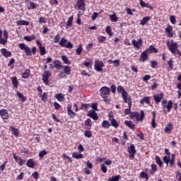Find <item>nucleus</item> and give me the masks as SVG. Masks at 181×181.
Segmentation results:
<instances>
[{
	"instance_id": "obj_55",
	"label": "nucleus",
	"mask_w": 181,
	"mask_h": 181,
	"mask_svg": "<svg viewBox=\"0 0 181 181\" xmlns=\"http://www.w3.org/2000/svg\"><path fill=\"white\" fill-rule=\"evenodd\" d=\"M47 93H44L42 97V101H43V103H47Z\"/></svg>"
},
{
	"instance_id": "obj_50",
	"label": "nucleus",
	"mask_w": 181,
	"mask_h": 181,
	"mask_svg": "<svg viewBox=\"0 0 181 181\" xmlns=\"http://www.w3.org/2000/svg\"><path fill=\"white\" fill-rule=\"evenodd\" d=\"M172 129H173V128L172 127V124H168V126H166V127L165 128V132L166 134H168V132H170V131H172Z\"/></svg>"
},
{
	"instance_id": "obj_31",
	"label": "nucleus",
	"mask_w": 181,
	"mask_h": 181,
	"mask_svg": "<svg viewBox=\"0 0 181 181\" xmlns=\"http://www.w3.org/2000/svg\"><path fill=\"white\" fill-rule=\"evenodd\" d=\"M30 76V70L26 69L25 72L23 73L22 77L23 78H28Z\"/></svg>"
},
{
	"instance_id": "obj_58",
	"label": "nucleus",
	"mask_w": 181,
	"mask_h": 181,
	"mask_svg": "<svg viewBox=\"0 0 181 181\" xmlns=\"http://www.w3.org/2000/svg\"><path fill=\"white\" fill-rule=\"evenodd\" d=\"M175 154H172V158L171 160H170V166H173V165H175Z\"/></svg>"
},
{
	"instance_id": "obj_21",
	"label": "nucleus",
	"mask_w": 181,
	"mask_h": 181,
	"mask_svg": "<svg viewBox=\"0 0 181 181\" xmlns=\"http://www.w3.org/2000/svg\"><path fill=\"white\" fill-rule=\"evenodd\" d=\"M132 43L133 46H142L143 40L141 38H139L137 40H133Z\"/></svg>"
},
{
	"instance_id": "obj_48",
	"label": "nucleus",
	"mask_w": 181,
	"mask_h": 181,
	"mask_svg": "<svg viewBox=\"0 0 181 181\" xmlns=\"http://www.w3.org/2000/svg\"><path fill=\"white\" fill-rule=\"evenodd\" d=\"M156 162L160 166H162V165H163V163H162V160H160V158L158 156H156Z\"/></svg>"
},
{
	"instance_id": "obj_49",
	"label": "nucleus",
	"mask_w": 181,
	"mask_h": 181,
	"mask_svg": "<svg viewBox=\"0 0 181 181\" xmlns=\"http://www.w3.org/2000/svg\"><path fill=\"white\" fill-rule=\"evenodd\" d=\"M45 155H47V151L42 150L39 153L38 156L39 158H43Z\"/></svg>"
},
{
	"instance_id": "obj_8",
	"label": "nucleus",
	"mask_w": 181,
	"mask_h": 181,
	"mask_svg": "<svg viewBox=\"0 0 181 181\" xmlns=\"http://www.w3.org/2000/svg\"><path fill=\"white\" fill-rule=\"evenodd\" d=\"M59 46H73V44L70 41H68L66 37H63L59 41Z\"/></svg>"
},
{
	"instance_id": "obj_42",
	"label": "nucleus",
	"mask_w": 181,
	"mask_h": 181,
	"mask_svg": "<svg viewBox=\"0 0 181 181\" xmlns=\"http://www.w3.org/2000/svg\"><path fill=\"white\" fill-rule=\"evenodd\" d=\"M110 122L107 121V120H104L102 123V127L103 128H110Z\"/></svg>"
},
{
	"instance_id": "obj_29",
	"label": "nucleus",
	"mask_w": 181,
	"mask_h": 181,
	"mask_svg": "<svg viewBox=\"0 0 181 181\" xmlns=\"http://www.w3.org/2000/svg\"><path fill=\"white\" fill-rule=\"evenodd\" d=\"M124 124L127 125V127H128L129 128H130V129H134L135 128V125H134L132 124V121H128V120H126L124 122Z\"/></svg>"
},
{
	"instance_id": "obj_23",
	"label": "nucleus",
	"mask_w": 181,
	"mask_h": 181,
	"mask_svg": "<svg viewBox=\"0 0 181 181\" xmlns=\"http://www.w3.org/2000/svg\"><path fill=\"white\" fill-rule=\"evenodd\" d=\"M67 111H68V115H69L71 118H74L76 117V112L71 110V106H69L67 107Z\"/></svg>"
},
{
	"instance_id": "obj_54",
	"label": "nucleus",
	"mask_w": 181,
	"mask_h": 181,
	"mask_svg": "<svg viewBox=\"0 0 181 181\" xmlns=\"http://www.w3.org/2000/svg\"><path fill=\"white\" fill-rule=\"evenodd\" d=\"M170 22L173 25H175V23H176V17L175 16H170Z\"/></svg>"
},
{
	"instance_id": "obj_52",
	"label": "nucleus",
	"mask_w": 181,
	"mask_h": 181,
	"mask_svg": "<svg viewBox=\"0 0 181 181\" xmlns=\"http://www.w3.org/2000/svg\"><path fill=\"white\" fill-rule=\"evenodd\" d=\"M102 12H103V11H100V13L94 12L92 16V21H95V19H97V18H98V15H100V13H101Z\"/></svg>"
},
{
	"instance_id": "obj_27",
	"label": "nucleus",
	"mask_w": 181,
	"mask_h": 181,
	"mask_svg": "<svg viewBox=\"0 0 181 181\" xmlns=\"http://www.w3.org/2000/svg\"><path fill=\"white\" fill-rule=\"evenodd\" d=\"M109 18L111 22H118V17H117V14L115 13H113L112 15H110Z\"/></svg>"
},
{
	"instance_id": "obj_11",
	"label": "nucleus",
	"mask_w": 181,
	"mask_h": 181,
	"mask_svg": "<svg viewBox=\"0 0 181 181\" xmlns=\"http://www.w3.org/2000/svg\"><path fill=\"white\" fill-rule=\"evenodd\" d=\"M87 115L90 117V118H93L95 121L98 119V115L93 110L88 111Z\"/></svg>"
},
{
	"instance_id": "obj_46",
	"label": "nucleus",
	"mask_w": 181,
	"mask_h": 181,
	"mask_svg": "<svg viewBox=\"0 0 181 181\" xmlns=\"http://www.w3.org/2000/svg\"><path fill=\"white\" fill-rule=\"evenodd\" d=\"M110 121H111L112 125L115 128H118L119 124H118V122H117V120H115V119H112Z\"/></svg>"
},
{
	"instance_id": "obj_22",
	"label": "nucleus",
	"mask_w": 181,
	"mask_h": 181,
	"mask_svg": "<svg viewBox=\"0 0 181 181\" xmlns=\"http://www.w3.org/2000/svg\"><path fill=\"white\" fill-rule=\"evenodd\" d=\"M85 127H86L87 129H91V127H93L91 119H88L85 121Z\"/></svg>"
},
{
	"instance_id": "obj_36",
	"label": "nucleus",
	"mask_w": 181,
	"mask_h": 181,
	"mask_svg": "<svg viewBox=\"0 0 181 181\" xmlns=\"http://www.w3.org/2000/svg\"><path fill=\"white\" fill-rule=\"evenodd\" d=\"M60 33H57L56 36L54 37V43H60L61 39Z\"/></svg>"
},
{
	"instance_id": "obj_4",
	"label": "nucleus",
	"mask_w": 181,
	"mask_h": 181,
	"mask_svg": "<svg viewBox=\"0 0 181 181\" xmlns=\"http://www.w3.org/2000/svg\"><path fill=\"white\" fill-rule=\"evenodd\" d=\"M52 76V74H50L48 71H45L42 74V81L43 83H45V84H46V86H47V84H49V77H50Z\"/></svg>"
},
{
	"instance_id": "obj_32",
	"label": "nucleus",
	"mask_w": 181,
	"mask_h": 181,
	"mask_svg": "<svg viewBox=\"0 0 181 181\" xmlns=\"http://www.w3.org/2000/svg\"><path fill=\"white\" fill-rule=\"evenodd\" d=\"M26 165L28 168H33V166H35V161L33 159H29L27 161Z\"/></svg>"
},
{
	"instance_id": "obj_39",
	"label": "nucleus",
	"mask_w": 181,
	"mask_h": 181,
	"mask_svg": "<svg viewBox=\"0 0 181 181\" xmlns=\"http://www.w3.org/2000/svg\"><path fill=\"white\" fill-rule=\"evenodd\" d=\"M56 98L58 100V101H64V96L62 93L57 94Z\"/></svg>"
},
{
	"instance_id": "obj_7",
	"label": "nucleus",
	"mask_w": 181,
	"mask_h": 181,
	"mask_svg": "<svg viewBox=\"0 0 181 181\" xmlns=\"http://www.w3.org/2000/svg\"><path fill=\"white\" fill-rule=\"evenodd\" d=\"M100 91L101 97H105V95H109L110 93H111L110 88L107 86L101 88Z\"/></svg>"
},
{
	"instance_id": "obj_38",
	"label": "nucleus",
	"mask_w": 181,
	"mask_h": 181,
	"mask_svg": "<svg viewBox=\"0 0 181 181\" xmlns=\"http://www.w3.org/2000/svg\"><path fill=\"white\" fill-rule=\"evenodd\" d=\"M47 22V20L46 18H45L43 16H40L39 18L38 23H40V25H42V23H46Z\"/></svg>"
},
{
	"instance_id": "obj_12",
	"label": "nucleus",
	"mask_w": 181,
	"mask_h": 181,
	"mask_svg": "<svg viewBox=\"0 0 181 181\" xmlns=\"http://www.w3.org/2000/svg\"><path fill=\"white\" fill-rule=\"evenodd\" d=\"M13 157L15 159V160L17 162V163L20 165V166L25 165V162H26V160H23L22 158L17 156L16 154H13Z\"/></svg>"
},
{
	"instance_id": "obj_1",
	"label": "nucleus",
	"mask_w": 181,
	"mask_h": 181,
	"mask_svg": "<svg viewBox=\"0 0 181 181\" xmlns=\"http://www.w3.org/2000/svg\"><path fill=\"white\" fill-rule=\"evenodd\" d=\"M146 52H148V53H158V51L156 48L150 47V48L147 51H144V52H142L140 56V60L143 62V63H145V61L148 60V54L146 53Z\"/></svg>"
},
{
	"instance_id": "obj_34",
	"label": "nucleus",
	"mask_w": 181,
	"mask_h": 181,
	"mask_svg": "<svg viewBox=\"0 0 181 181\" xmlns=\"http://www.w3.org/2000/svg\"><path fill=\"white\" fill-rule=\"evenodd\" d=\"M62 69H64V73L68 75L71 74V70L70 69V66H63Z\"/></svg>"
},
{
	"instance_id": "obj_6",
	"label": "nucleus",
	"mask_w": 181,
	"mask_h": 181,
	"mask_svg": "<svg viewBox=\"0 0 181 181\" xmlns=\"http://www.w3.org/2000/svg\"><path fill=\"white\" fill-rule=\"evenodd\" d=\"M26 4H27V9L28 11H33V9H36L37 8V6L35 2L31 1L30 0H26Z\"/></svg>"
},
{
	"instance_id": "obj_40",
	"label": "nucleus",
	"mask_w": 181,
	"mask_h": 181,
	"mask_svg": "<svg viewBox=\"0 0 181 181\" xmlns=\"http://www.w3.org/2000/svg\"><path fill=\"white\" fill-rule=\"evenodd\" d=\"M61 59L65 64H70V61H69V58L66 56L62 55Z\"/></svg>"
},
{
	"instance_id": "obj_44",
	"label": "nucleus",
	"mask_w": 181,
	"mask_h": 181,
	"mask_svg": "<svg viewBox=\"0 0 181 181\" xmlns=\"http://www.w3.org/2000/svg\"><path fill=\"white\" fill-rule=\"evenodd\" d=\"M173 103L172 102V100H169L168 105H165V107L168 109V112H170V109L173 107Z\"/></svg>"
},
{
	"instance_id": "obj_25",
	"label": "nucleus",
	"mask_w": 181,
	"mask_h": 181,
	"mask_svg": "<svg viewBox=\"0 0 181 181\" xmlns=\"http://www.w3.org/2000/svg\"><path fill=\"white\" fill-rule=\"evenodd\" d=\"M11 82H12V84L13 85V87H15L16 88H18V86H19V81H18V78H16V76L11 78Z\"/></svg>"
},
{
	"instance_id": "obj_43",
	"label": "nucleus",
	"mask_w": 181,
	"mask_h": 181,
	"mask_svg": "<svg viewBox=\"0 0 181 181\" xmlns=\"http://www.w3.org/2000/svg\"><path fill=\"white\" fill-rule=\"evenodd\" d=\"M119 179H121V175H116L110 178L109 181H119Z\"/></svg>"
},
{
	"instance_id": "obj_9",
	"label": "nucleus",
	"mask_w": 181,
	"mask_h": 181,
	"mask_svg": "<svg viewBox=\"0 0 181 181\" xmlns=\"http://www.w3.org/2000/svg\"><path fill=\"white\" fill-rule=\"evenodd\" d=\"M165 33L167 35V37H173V28L172 25H168V27L165 28Z\"/></svg>"
},
{
	"instance_id": "obj_62",
	"label": "nucleus",
	"mask_w": 181,
	"mask_h": 181,
	"mask_svg": "<svg viewBox=\"0 0 181 181\" xmlns=\"http://www.w3.org/2000/svg\"><path fill=\"white\" fill-rule=\"evenodd\" d=\"M85 136H86V138H91V132L86 130L84 133Z\"/></svg>"
},
{
	"instance_id": "obj_60",
	"label": "nucleus",
	"mask_w": 181,
	"mask_h": 181,
	"mask_svg": "<svg viewBox=\"0 0 181 181\" xmlns=\"http://www.w3.org/2000/svg\"><path fill=\"white\" fill-rule=\"evenodd\" d=\"M101 170L103 173H107V166H105V164L101 165Z\"/></svg>"
},
{
	"instance_id": "obj_51",
	"label": "nucleus",
	"mask_w": 181,
	"mask_h": 181,
	"mask_svg": "<svg viewBox=\"0 0 181 181\" xmlns=\"http://www.w3.org/2000/svg\"><path fill=\"white\" fill-rule=\"evenodd\" d=\"M40 50L41 56H45V54H46V49H45V47L40 46Z\"/></svg>"
},
{
	"instance_id": "obj_45",
	"label": "nucleus",
	"mask_w": 181,
	"mask_h": 181,
	"mask_svg": "<svg viewBox=\"0 0 181 181\" xmlns=\"http://www.w3.org/2000/svg\"><path fill=\"white\" fill-rule=\"evenodd\" d=\"M163 160L166 163L167 166L169 165V162H170V156H165L163 157Z\"/></svg>"
},
{
	"instance_id": "obj_35",
	"label": "nucleus",
	"mask_w": 181,
	"mask_h": 181,
	"mask_svg": "<svg viewBox=\"0 0 181 181\" xmlns=\"http://www.w3.org/2000/svg\"><path fill=\"white\" fill-rule=\"evenodd\" d=\"M123 100L126 104H128L129 107H132V100H131V98H126Z\"/></svg>"
},
{
	"instance_id": "obj_53",
	"label": "nucleus",
	"mask_w": 181,
	"mask_h": 181,
	"mask_svg": "<svg viewBox=\"0 0 181 181\" xmlns=\"http://www.w3.org/2000/svg\"><path fill=\"white\" fill-rule=\"evenodd\" d=\"M168 64L169 66V67L168 68V71H171L173 70V62H172V60H170L168 62Z\"/></svg>"
},
{
	"instance_id": "obj_56",
	"label": "nucleus",
	"mask_w": 181,
	"mask_h": 181,
	"mask_svg": "<svg viewBox=\"0 0 181 181\" xmlns=\"http://www.w3.org/2000/svg\"><path fill=\"white\" fill-rule=\"evenodd\" d=\"M106 39L107 37H105V36H100L99 37H98V41L99 42V43H103V42H105Z\"/></svg>"
},
{
	"instance_id": "obj_16",
	"label": "nucleus",
	"mask_w": 181,
	"mask_h": 181,
	"mask_svg": "<svg viewBox=\"0 0 181 181\" xmlns=\"http://www.w3.org/2000/svg\"><path fill=\"white\" fill-rule=\"evenodd\" d=\"M16 23L18 26H29L30 24L29 21L25 20H18Z\"/></svg>"
},
{
	"instance_id": "obj_13",
	"label": "nucleus",
	"mask_w": 181,
	"mask_h": 181,
	"mask_svg": "<svg viewBox=\"0 0 181 181\" xmlns=\"http://www.w3.org/2000/svg\"><path fill=\"white\" fill-rule=\"evenodd\" d=\"M73 21H74V16H71L68 18V21L66 23V29H69V28L73 27Z\"/></svg>"
},
{
	"instance_id": "obj_33",
	"label": "nucleus",
	"mask_w": 181,
	"mask_h": 181,
	"mask_svg": "<svg viewBox=\"0 0 181 181\" xmlns=\"http://www.w3.org/2000/svg\"><path fill=\"white\" fill-rule=\"evenodd\" d=\"M54 67L55 69H63V66H62V64H60V62H59V61H54Z\"/></svg>"
},
{
	"instance_id": "obj_5",
	"label": "nucleus",
	"mask_w": 181,
	"mask_h": 181,
	"mask_svg": "<svg viewBox=\"0 0 181 181\" xmlns=\"http://www.w3.org/2000/svg\"><path fill=\"white\" fill-rule=\"evenodd\" d=\"M103 67H104V63L102 61H95V70L96 71H103Z\"/></svg>"
},
{
	"instance_id": "obj_10",
	"label": "nucleus",
	"mask_w": 181,
	"mask_h": 181,
	"mask_svg": "<svg viewBox=\"0 0 181 181\" xmlns=\"http://www.w3.org/2000/svg\"><path fill=\"white\" fill-rule=\"evenodd\" d=\"M168 49L170 52L173 53V54H177L178 56H181V52L179 51L177 46H170L168 47Z\"/></svg>"
},
{
	"instance_id": "obj_59",
	"label": "nucleus",
	"mask_w": 181,
	"mask_h": 181,
	"mask_svg": "<svg viewBox=\"0 0 181 181\" xmlns=\"http://www.w3.org/2000/svg\"><path fill=\"white\" fill-rule=\"evenodd\" d=\"M17 96L18 97V98H22L23 102L26 100L25 97H23V94L21 93V92H17Z\"/></svg>"
},
{
	"instance_id": "obj_18",
	"label": "nucleus",
	"mask_w": 181,
	"mask_h": 181,
	"mask_svg": "<svg viewBox=\"0 0 181 181\" xmlns=\"http://www.w3.org/2000/svg\"><path fill=\"white\" fill-rule=\"evenodd\" d=\"M20 49L21 50H24V52L26 54V56H30V54H32V52L30 51V48L26 46H20Z\"/></svg>"
},
{
	"instance_id": "obj_37",
	"label": "nucleus",
	"mask_w": 181,
	"mask_h": 181,
	"mask_svg": "<svg viewBox=\"0 0 181 181\" xmlns=\"http://www.w3.org/2000/svg\"><path fill=\"white\" fill-rule=\"evenodd\" d=\"M145 103L146 104H149L151 103V99H149L148 97H144L141 101L140 104H144Z\"/></svg>"
},
{
	"instance_id": "obj_41",
	"label": "nucleus",
	"mask_w": 181,
	"mask_h": 181,
	"mask_svg": "<svg viewBox=\"0 0 181 181\" xmlns=\"http://www.w3.org/2000/svg\"><path fill=\"white\" fill-rule=\"evenodd\" d=\"M140 177H141V179H146V180H149V177L148 176V174L145 172H141L140 173Z\"/></svg>"
},
{
	"instance_id": "obj_24",
	"label": "nucleus",
	"mask_w": 181,
	"mask_h": 181,
	"mask_svg": "<svg viewBox=\"0 0 181 181\" xmlns=\"http://www.w3.org/2000/svg\"><path fill=\"white\" fill-rule=\"evenodd\" d=\"M105 32L110 37H112V36H114V33H112V28H111V26L107 25L105 28Z\"/></svg>"
},
{
	"instance_id": "obj_28",
	"label": "nucleus",
	"mask_w": 181,
	"mask_h": 181,
	"mask_svg": "<svg viewBox=\"0 0 181 181\" xmlns=\"http://www.w3.org/2000/svg\"><path fill=\"white\" fill-rule=\"evenodd\" d=\"M127 151L130 153H136V150L135 149V146L134 144H131L130 147L127 148Z\"/></svg>"
},
{
	"instance_id": "obj_57",
	"label": "nucleus",
	"mask_w": 181,
	"mask_h": 181,
	"mask_svg": "<svg viewBox=\"0 0 181 181\" xmlns=\"http://www.w3.org/2000/svg\"><path fill=\"white\" fill-rule=\"evenodd\" d=\"M2 35H4V37L6 38V39H8L9 37V35L8 33V30H4V31L2 30Z\"/></svg>"
},
{
	"instance_id": "obj_15",
	"label": "nucleus",
	"mask_w": 181,
	"mask_h": 181,
	"mask_svg": "<svg viewBox=\"0 0 181 181\" xmlns=\"http://www.w3.org/2000/svg\"><path fill=\"white\" fill-rule=\"evenodd\" d=\"M0 115L3 119H8L9 118V115H8V110L5 109H2L0 110Z\"/></svg>"
},
{
	"instance_id": "obj_20",
	"label": "nucleus",
	"mask_w": 181,
	"mask_h": 181,
	"mask_svg": "<svg viewBox=\"0 0 181 181\" xmlns=\"http://www.w3.org/2000/svg\"><path fill=\"white\" fill-rule=\"evenodd\" d=\"M2 33L3 31L1 29H0V45H6L8 43V39L7 38H2Z\"/></svg>"
},
{
	"instance_id": "obj_30",
	"label": "nucleus",
	"mask_w": 181,
	"mask_h": 181,
	"mask_svg": "<svg viewBox=\"0 0 181 181\" xmlns=\"http://www.w3.org/2000/svg\"><path fill=\"white\" fill-rule=\"evenodd\" d=\"M72 157H74L75 159H83V154L75 152L73 153Z\"/></svg>"
},
{
	"instance_id": "obj_17",
	"label": "nucleus",
	"mask_w": 181,
	"mask_h": 181,
	"mask_svg": "<svg viewBox=\"0 0 181 181\" xmlns=\"http://www.w3.org/2000/svg\"><path fill=\"white\" fill-rule=\"evenodd\" d=\"M149 21H151V16H144L141 21L140 25H141V26H145Z\"/></svg>"
},
{
	"instance_id": "obj_2",
	"label": "nucleus",
	"mask_w": 181,
	"mask_h": 181,
	"mask_svg": "<svg viewBox=\"0 0 181 181\" xmlns=\"http://www.w3.org/2000/svg\"><path fill=\"white\" fill-rule=\"evenodd\" d=\"M76 6L79 11L86 12V0H77Z\"/></svg>"
},
{
	"instance_id": "obj_3",
	"label": "nucleus",
	"mask_w": 181,
	"mask_h": 181,
	"mask_svg": "<svg viewBox=\"0 0 181 181\" xmlns=\"http://www.w3.org/2000/svg\"><path fill=\"white\" fill-rule=\"evenodd\" d=\"M131 117H132V118H136L137 121H143L144 117H145V112H144V110H141V115L138 112H135L132 114Z\"/></svg>"
},
{
	"instance_id": "obj_47",
	"label": "nucleus",
	"mask_w": 181,
	"mask_h": 181,
	"mask_svg": "<svg viewBox=\"0 0 181 181\" xmlns=\"http://www.w3.org/2000/svg\"><path fill=\"white\" fill-rule=\"evenodd\" d=\"M88 107H90V104H83L81 107V110H83V111H88Z\"/></svg>"
},
{
	"instance_id": "obj_26",
	"label": "nucleus",
	"mask_w": 181,
	"mask_h": 181,
	"mask_svg": "<svg viewBox=\"0 0 181 181\" xmlns=\"http://www.w3.org/2000/svg\"><path fill=\"white\" fill-rule=\"evenodd\" d=\"M24 40H26V42H32V40H35L36 39V37H35V35H27L23 37Z\"/></svg>"
},
{
	"instance_id": "obj_61",
	"label": "nucleus",
	"mask_w": 181,
	"mask_h": 181,
	"mask_svg": "<svg viewBox=\"0 0 181 181\" xmlns=\"http://www.w3.org/2000/svg\"><path fill=\"white\" fill-rule=\"evenodd\" d=\"M83 65L86 66V67H91V66H93V62H85Z\"/></svg>"
},
{
	"instance_id": "obj_63",
	"label": "nucleus",
	"mask_w": 181,
	"mask_h": 181,
	"mask_svg": "<svg viewBox=\"0 0 181 181\" xmlns=\"http://www.w3.org/2000/svg\"><path fill=\"white\" fill-rule=\"evenodd\" d=\"M122 98H128V93L125 90H122Z\"/></svg>"
},
{
	"instance_id": "obj_64",
	"label": "nucleus",
	"mask_w": 181,
	"mask_h": 181,
	"mask_svg": "<svg viewBox=\"0 0 181 181\" xmlns=\"http://www.w3.org/2000/svg\"><path fill=\"white\" fill-rule=\"evenodd\" d=\"M58 77L59 78H64V77H66V74H64V72H63V71H61L59 73Z\"/></svg>"
},
{
	"instance_id": "obj_19",
	"label": "nucleus",
	"mask_w": 181,
	"mask_h": 181,
	"mask_svg": "<svg viewBox=\"0 0 181 181\" xmlns=\"http://www.w3.org/2000/svg\"><path fill=\"white\" fill-rule=\"evenodd\" d=\"M1 54H3V56H4V57H11L12 53H11V52L6 50V49L3 48L1 50Z\"/></svg>"
},
{
	"instance_id": "obj_14",
	"label": "nucleus",
	"mask_w": 181,
	"mask_h": 181,
	"mask_svg": "<svg viewBox=\"0 0 181 181\" xmlns=\"http://www.w3.org/2000/svg\"><path fill=\"white\" fill-rule=\"evenodd\" d=\"M153 98L156 104H159V103H160V101H162V100L163 99V94H155L153 95Z\"/></svg>"
}]
</instances>
